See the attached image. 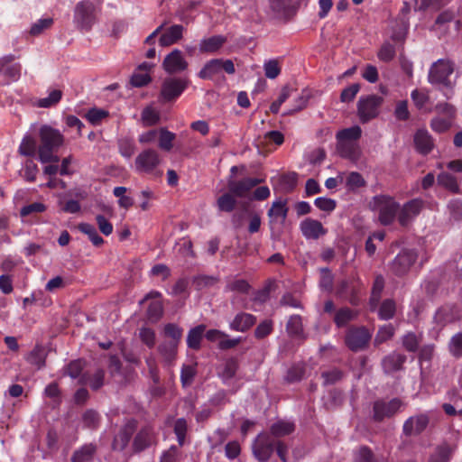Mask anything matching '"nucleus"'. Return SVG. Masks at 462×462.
Here are the masks:
<instances>
[{"label": "nucleus", "instance_id": "1", "mask_svg": "<svg viewBox=\"0 0 462 462\" xmlns=\"http://www.w3.org/2000/svg\"><path fill=\"white\" fill-rule=\"evenodd\" d=\"M39 136L41 142L38 149L39 161L42 163L58 162L60 159L54 152L63 145V134L60 130L43 125L40 127Z\"/></svg>", "mask_w": 462, "mask_h": 462}, {"label": "nucleus", "instance_id": "2", "mask_svg": "<svg viewBox=\"0 0 462 462\" xmlns=\"http://www.w3.org/2000/svg\"><path fill=\"white\" fill-rule=\"evenodd\" d=\"M102 0H82L74 10V23L81 30H90L97 21V7Z\"/></svg>", "mask_w": 462, "mask_h": 462}, {"label": "nucleus", "instance_id": "3", "mask_svg": "<svg viewBox=\"0 0 462 462\" xmlns=\"http://www.w3.org/2000/svg\"><path fill=\"white\" fill-rule=\"evenodd\" d=\"M162 158L159 152L152 148L144 149L137 154L134 168L137 173L161 176L162 171L159 170Z\"/></svg>", "mask_w": 462, "mask_h": 462}, {"label": "nucleus", "instance_id": "4", "mask_svg": "<svg viewBox=\"0 0 462 462\" xmlns=\"http://www.w3.org/2000/svg\"><path fill=\"white\" fill-rule=\"evenodd\" d=\"M454 71V64L449 60L439 59L430 69L428 80L430 84H441L448 87L452 92V83L449 80Z\"/></svg>", "mask_w": 462, "mask_h": 462}, {"label": "nucleus", "instance_id": "5", "mask_svg": "<svg viewBox=\"0 0 462 462\" xmlns=\"http://www.w3.org/2000/svg\"><path fill=\"white\" fill-rule=\"evenodd\" d=\"M372 208L378 212L380 222L386 226L393 223L399 209V205L391 197L377 196L374 198Z\"/></svg>", "mask_w": 462, "mask_h": 462}, {"label": "nucleus", "instance_id": "6", "mask_svg": "<svg viewBox=\"0 0 462 462\" xmlns=\"http://www.w3.org/2000/svg\"><path fill=\"white\" fill-rule=\"evenodd\" d=\"M383 98L377 95L361 97L357 103V113L362 123H366L376 117Z\"/></svg>", "mask_w": 462, "mask_h": 462}, {"label": "nucleus", "instance_id": "7", "mask_svg": "<svg viewBox=\"0 0 462 462\" xmlns=\"http://www.w3.org/2000/svg\"><path fill=\"white\" fill-rule=\"evenodd\" d=\"M224 70L227 74L236 72L234 62L231 60L213 59L208 61L199 72V77L203 79H212Z\"/></svg>", "mask_w": 462, "mask_h": 462}, {"label": "nucleus", "instance_id": "8", "mask_svg": "<svg viewBox=\"0 0 462 462\" xmlns=\"http://www.w3.org/2000/svg\"><path fill=\"white\" fill-rule=\"evenodd\" d=\"M15 60L16 57L13 54L0 57V76L7 85L18 81L21 77L22 65Z\"/></svg>", "mask_w": 462, "mask_h": 462}, {"label": "nucleus", "instance_id": "9", "mask_svg": "<svg viewBox=\"0 0 462 462\" xmlns=\"http://www.w3.org/2000/svg\"><path fill=\"white\" fill-rule=\"evenodd\" d=\"M274 445L271 436L266 433L259 434L252 446L253 454L258 461L265 462L273 454Z\"/></svg>", "mask_w": 462, "mask_h": 462}, {"label": "nucleus", "instance_id": "10", "mask_svg": "<svg viewBox=\"0 0 462 462\" xmlns=\"http://www.w3.org/2000/svg\"><path fill=\"white\" fill-rule=\"evenodd\" d=\"M371 334L365 328H351L346 336V344L352 351H361L366 347Z\"/></svg>", "mask_w": 462, "mask_h": 462}, {"label": "nucleus", "instance_id": "11", "mask_svg": "<svg viewBox=\"0 0 462 462\" xmlns=\"http://www.w3.org/2000/svg\"><path fill=\"white\" fill-rule=\"evenodd\" d=\"M423 208V201L419 199H414L403 206L398 211V221L402 226L410 224L421 211Z\"/></svg>", "mask_w": 462, "mask_h": 462}, {"label": "nucleus", "instance_id": "12", "mask_svg": "<svg viewBox=\"0 0 462 462\" xmlns=\"http://www.w3.org/2000/svg\"><path fill=\"white\" fill-rule=\"evenodd\" d=\"M187 67L188 62L179 49H174L171 52L166 55L162 62V68L170 74L183 71Z\"/></svg>", "mask_w": 462, "mask_h": 462}, {"label": "nucleus", "instance_id": "13", "mask_svg": "<svg viewBox=\"0 0 462 462\" xmlns=\"http://www.w3.org/2000/svg\"><path fill=\"white\" fill-rule=\"evenodd\" d=\"M401 404L398 399H393L390 402H375L374 404V419L380 421L392 417L400 410Z\"/></svg>", "mask_w": 462, "mask_h": 462}, {"label": "nucleus", "instance_id": "14", "mask_svg": "<svg viewBox=\"0 0 462 462\" xmlns=\"http://www.w3.org/2000/svg\"><path fill=\"white\" fill-rule=\"evenodd\" d=\"M417 259V254L413 251H402L400 253L392 263V269L397 275L406 273Z\"/></svg>", "mask_w": 462, "mask_h": 462}, {"label": "nucleus", "instance_id": "15", "mask_svg": "<svg viewBox=\"0 0 462 462\" xmlns=\"http://www.w3.org/2000/svg\"><path fill=\"white\" fill-rule=\"evenodd\" d=\"M429 421L427 414L411 416L404 422L403 432L407 436L419 435L428 427Z\"/></svg>", "mask_w": 462, "mask_h": 462}, {"label": "nucleus", "instance_id": "16", "mask_svg": "<svg viewBox=\"0 0 462 462\" xmlns=\"http://www.w3.org/2000/svg\"><path fill=\"white\" fill-rule=\"evenodd\" d=\"M161 32L159 43L162 47H168L177 43L182 38L184 27L180 24H173Z\"/></svg>", "mask_w": 462, "mask_h": 462}, {"label": "nucleus", "instance_id": "17", "mask_svg": "<svg viewBox=\"0 0 462 462\" xmlns=\"http://www.w3.org/2000/svg\"><path fill=\"white\" fill-rule=\"evenodd\" d=\"M186 88V83L178 79H166L162 87V96L166 100L173 99L179 97Z\"/></svg>", "mask_w": 462, "mask_h": 462}, {"label": "nucleus", "instance_id": "18", "mask_svg": "<svg viewBox=\"0 0 462 462\" xmlns=\"http://www.w3.org/2000/svg\"><path fill=\"white\" fill-rule=\"evenodd\" d=\"M300 230L307 239H318L327 233L319 221L311 218H307L300 223Z\"/></svg>", "mask_w": 462, "mask_h": 462}, {"label": "nucleus", "instance_id": "19", "mask_svg": "<svg viewBox=\"0 0 462 462\" xmlns=\"http://www.w3.org/2000/svg\"><path fill=\"white\" fill-rule=\"evenodd\" d=\"M261 180L256 178H247L240 181L230 180L228 182L229 190L236 197H245L247 193L255 187Z\"/></svg>", "mask_w": 462, "mask_h": 462}, {"label": "nucleus", "instance_id": "20", "mask_svg": "<svg viewBox=\"0 0 462 462\" xmlns=\"http://www.w3.org/2000/svg\"><path fill=\"white\" fill-rule=\"evenodd\" d=\"M416 148L421 153H428L433 147V141L426 129H419L414 135Z\"/></svg>", "mask_w": 462, "mask_h": 462}, {"label": "nucleus", "instance_id": "21", "mask_svg": "<svg viewBox=\"0 0 462 462\" xmlns=\"http://www.w3.org/2000/svg\"><path fill=\"white\" fill-rule=\"evenodd\" d=\"M134 425L127 424L122 428L115 437L112 447L115 450L122 451L128 445L131 436L134 432Z\"/></svg>", "mask_w": 462, "mask_h": 462}, {"label": "nucleus", "instance_id": "22", "mask_svg": "<svg viewBox=\"0 0 462 462\" xmlns=\"http://www.w3.org/2000/svg\"><path fill=\"white\" fill-rule=\"evenodd\" d=\"M154 440V435L151 429L145 428L141 430L134 440V448L135 451L140 452L150 445L152 444Z\"/></svg>", "mask_w": 462, "mask_h": 462}, {"label": "nucleus", "instance_id": "23", "mask_svg": "<svg viewBox=\"0 0 462 462\" xmlns=\"http://www.w3.org/2000/svg\"><path fill=\"white\" fill-rule=\"evenodd\" d=\"M337 149L339 154L352 162H356L361 156V150L357 143H337Z\"/></svg>", "mask_w": 462, "mask_h": 462}, {"label": "nucleus", "instance_id": "24", "mask_svg": "<svg viewBox=\"0 0 462 462\" xmlns=\"http://www.w3.org/2000/svg\"><path fill=\"white\" fill-rule=\"evenodd\" d=\"M161 297V293L159 291H151L149 292L143 300H147L149 299H154L152 302L149 305L148 308V316L151 319L158 320L163 311L162 303L160 300H158Z\"/></svg>", "mask_w": 462, "mask_h": 462}, {"label": "nucleus", "instance_id": "25", "mask_svg": "<svg viewBox=\"0 0 462 462\" xmlns=\"http://www.w3.org/2000/svg\"><path fill=\"white\" fill-rule=\"evenodd\" d=\"M254 322L255 319L253 315L248 313H239L230 323V328L235 331L245 332L250 328Z\"/></svg>", "mask_w": 462, "mask_h": 462}, {"label": "nucleus", "instance_id": "26", "mask_svg": "<svg viewBox=\"0 0 462 462\" xmlns=\"http://www.w3.org/2000/svg\"><path fill=\"white\" fill-rule=\"evenodd\" d=\"M406 357L399 353H393L383 360V368L385 373H393L402 368Z\"/></svg>", "mask_w": 462, "mask_h": 462}, {"label": "nucleus", "instance_id": "27", "mask_svg": "<svg viewBox=\"0 0 462 462\" xmlns=\"http://www.w3.org/2000/svg\"><path fill=\"white\" fill-rule=\"evenodd\" d=\"M288 208H286V201L278 199L273 201L271 208L268 211L270 221H281L283 222L287 217Z\"/></svg>", "mask_w": 462, "mask_h": 462}, {"label": "nucleus", "instance_id": "28", "mask_svg": "<svg viewBox=\"0 0 462 462\" xmlns=\"http://www.w3.org/2000/svg\"><path fill=\"white\" fill-rule=\"evenodd\" d=\"M361 134L362 130L358 125L343 129L337 134V143H356Z\"/></svg>", "mask_w": 462, "mask_h": 462}, {"label": "nucleus", "instance_id": "29", "mask_svg": "<svg viewBox=\"0 0 462 462\" xmlns=\"http://www.w3.org/2000/svg\"><path fill=\"white\" fill-rule=\"evenodd\" d=\"M225 41V38L220 35L203 39L199 42V51L201 52H215L224 44Z\"/></svg>", "mask_w": 462, "mask_h": 462}, {"label": "nucleus", "instance_id": "30", "mask_svg": "<svg viewBox=\"0 0 462 462\" xmlns=\"http://www.w3.org/2000/svg\"><path fill=\"white\" fill-rule=\"evenodd\" d=\"M205 329V325H199L189 331L187 336V345L189 348L197 350L200 347V342Z\"/></svg>", "mask_w": 462, "mask_h": 462}, {"label": "nucleus", "instance_id": "31", "mask_svg": "<svg viewBox=\"0 0 462 462\" xmlns=\"http://www.w3.org/2000/svg\"><path fill=\"white\" fill-rule=\"evenodd\" d=\"M62 97V92L60 89H51L46 97H42L34 102L37 107L48 108L57 105Z\"/></svg>", "mask_w": 462, "mask_h": 462}, {"label": "nucleus", "instance_id": "32", "mask_svg": "<svg viewBox=\"0 0 462 462\" xmlns=\"http://www.w3.org/2000/svg\"><path fill=\"white\" fill-rule=\"evenodd\" d=\"M79 230L88 236L89 240L95 246H100L104 243V239L98 235L96 227L89 223H80L78 226Z\"/></svg>", "mask_w": 462, "mask_h": 462}, {"label": "nucleus", "instance_id": "33", "mask_svg": "<svg viewBox=\"0 0 462 462\" xmlns=\"http://www.w3.org/2000/svg\"><path fill=\"white\" fill-rule=\"evenodd\" d=\"M454 449V447L447 443L439 446L435 453L430 457V462H448Z\"/></svg>", "mask_w": 462, "mask_h": 462}, {"label": "nucleus", "instance_id": "34", "mask_svg": "<svg viewBox=\"0 0 462 462\" xmlns=\"http://www.w3.org/2000/svg\"><path fill=\"white\" fill-rule=\"evenodd\" d=\"M96 451V447L92 444L84 445L76 450L72 456V462H89Z\"/></svg>", "mask_w": 462, "mask_h": 462}, {"label": "nucleus", "instance_id": "35", "mask_svg": "<svg viewBox=\"0 0 462 462\" xmlns=\"http://www.w3.org/2000/svg\"><path fill=\"white\" fill-rule=\"evenodd\" d=\"M141 120L143 126H152L159 122L160 114L154 107L149 106L143 110Z\"/></svg>", "mask_w": 462, "mask_h": 462}, {"label": "nucleus", "instance_id": "36", "mask_svg": "<svg viewBox=\"0 0 462 462\" xmlns=\"http://www.w3.org/2000/svg\"><path fill=\"white\" fill-rule=\"evenodd\" d=\"M294 430V424L287 420H279L271 427L272 433L276 437L291 434Z\"/></svg>", "mask_w": 462, "mask_h": 462}, {"label": "nucleus", "instance_id": "37", "mask_svg": "<svg viewBox=\"0 0 462 462\" xmlns=\"http://www.w3.org/2000/svg\"><path fill=\"white\" fill-rule=\"evenodd\" d=\"M437 180L440 186H443L454 193L458 192L459 186L457 184V179L453 175L448 172H442L438 176Z\"/></svg>", "mask_w": 462, "mask_h": 462}, {"label": "nucleus", "instance_id": "38", "mask_svg": "<svg viewBox=\"0 0 462 462\" xmlns=\"http://www.w3.org/2000/svg\"><path fill=\"white\" fill-rule=\"evenodd\" d=\"M36 151V142L31 134H25L20 143L19 152L24 156H32Z\"/></svg>", "mask_w": 462, "mask_h": 462}, {"label": "nucleus", "instance_id": "39", "mask_svg": "<svg viewBox=\"0 0 462 462\" xmlns=\"http://www.w3.org/2000/svg\"><path fill=\"white\" fill-rule=\"evenodd\" d=\"M159 147L164 151H171L173 146L175 134L168 131L165 128H161L159 131Z\"/></svg>", "mask_w": 462, "mask_h": 462}, {"label": "nucleus", "instance_id": "40", "mask_svg": "<svg viewBox=\"0 0 462 462\" xmlns=\"http://www.w3.org/2000/svg\"><path fill=\"white\" fill-rule=\"evenodd\" d=\"M109 113L107 110L98 107L89 109L86 114V118L93 125H99L104 119L108 117Z\"/></svg>", "mask_w": 462, "mask_h": 462}, {"label": "nucleus", "instance_id": "41", "mask_svg": "<svg viewBox=\"0 0 462 462\" xmlns=\"http://www.w3.org/2000/svg\"><path fill=\"white\" fill-rule=\"evenodd\" d=\"M263 70L266 78L274 79L281 73V65L277 60H269L263 63Z\"/></svg>", "mask_w": 462, "mask_h": 462}, {"label": "nucleus", "instance_id": "42", "mask_svg": "<svg viewBox=\"0 0 462 462\" xmlns=\"http://www.w3.org/2000/svg\"><path fill=\"white\" fill-rule=\"evenodd\" d=\"M396 310L395 302L392 300H385L380 309H379V317L381 319H390L394 316Z\"/></svg>", "mask_w": 462, "mask_h": 462}, {"label": "nucleus", "instance_id": "43", "mask_svg": "<svg viewBox=\"0 0 462 462\" xmlns=\"http://www.w3.org/2000/svg\"><path fill=\"white\" fill-rule=\"evenodd\" d=\"M53 23V19L47 17L36 21L30 29V34L33 36L40 35L43 31L49 29Z\"/></svg>", "mask_w": 462, "mask_h": 462}, {"label": "nucleus", "instance_id": "44", "mask_svg": "<svg viewBox=\"0 0 462 462\" xmlns=\"http://www.w3.org/2000/svg\"><path fill=\"white\" fill-rule=\"evenodd\" d=\"M197 374L195 365H185L182 366L180 372V381L183 386H189L193 383L194 377Z\"/></svg>", "mask_w": 462, "mask_h": 462}, {"label": "nucleus", "instance_id": "45", "mask_svg": "<svg viewBox=\"0 0 462 462\" xmlns=\"http://www.w3.org/2000/svg\"><path fill=\"white\" fill-rule=\"evenodd\" d=\"M453 118L450 117H439L433 118L430 122V126L433 131L438 133H443L449 129L452 125Z\"/></svg>", "mask_w": 462, "mask_h": 462}, {"label": "nucleus", "instance_id": "46", "mask_svg": "<svg viewBox=\"0 0 462 462\" xmlns=\"http://www.w3.org/2000/svg\"><path fill=\"white\" fill-rule=\"evenodd\" d=\"M395 47L394 45L385 42L382 45L378 51L377 57L383 62H389L395 57Z\"/></svg>", "mask_w": 462, "mask_h": 462}, {"label": "nucleus", "instance_id": "47", "mask_svg": "<svg viewBox=\"0 0 462 462\" xmlns=\"http://www.w3.org/2000/svg\"><path fill=\"white\" fill-rule=\"evenodd\" d=\"M414 105L421 109L429 102V92L425 89H414L411 94Z\"/></svg>", "mask_w": 462, "mask_h": 462}, {"label": "nucleus", "instance_id": "48", "mask_svg": "<svg viewBox=\"0 0 462 462\" xmlns=\"http://www.w3.org/2000/svg\"><path fill=\"white\" fill-rule=\"evenodd\" d=\"M310 99L309 92L306 90H303L299 97L295 99V104L292 108L289 109L287 112H285V115H292L296 112H299L305 108L308 105Z\"/></svg>", "mask_w": 462, "mask_h": 462}, {"label": "nucleus", "instance_id": "49", "mask_svg": "<svg viewBox=\"0 0 462 462\" xmlns=\"http://www.w3.org/2000/svg\"><path fill=\"white\" fill-rule=\"evenodd\" d=\"M356 314L347 308L339 310L335 316V322L338 327L346 326L355 318Z\"/></svg>", "mask_w": 462, "mask_h": 462}, {"label": "nucleus", "instance_id": "50", "mask_svg": "<svg viewBox=\"0 0 462 462\" xmlns=\"http://www.w3.org/2000/svg\"><path fill=\"white\" fill-rule=\"evenodd\" d=\"M217 203L219 210L230 212L236 206V199L231 194L226 193L218 198Z\"/></svg>", "mask_w": 462, "mask_h": 462}, {"label": "nucleus", "instance_id": "51", "mask_svg": "<svg viewBox=\"0 0 462 462\" xmlns=\"http://www.w3.org/2000/svg\"><path fill=\"white\" fill-rule=\"evenodd\" d=\"M238 369V363L235 359H229L226 362L224 368L221 372V377L224 381L232 379Z\"/></svg>", "mask_w": 462, "mask_h": 462}, {"label": "nucleus", "instance_id": "52", "mask_svg": "<svg viewBox=\"0 0 462 462\" xmlns=\"http://www.w3.org/2000/svg\"><path fill=\"white\" fill-rule=\"evenodd\" d=\"M420 339L414 333H407L402 337V345L407 351L415 352L418 349Z\"/></svg>", "mask_w": 462, "mask_h": 462}, {"label": "nucleus", "instance_id": "53", "mask_svg": "<svg viewBox=\"0 0 462 462\" xmlns=\"http://www.w3.org/2000/svg\"><path fill=\"white\" fill-rule=\"evenodd\" d=\"M226 290L239 293H246L249 290V284L245 280L234 279L226 284Z\"/></svg>", "mask_w": 462, "mask_h": 462}, {"label": "nucleus", "instance_id": "54", "mask_svg": "<svg viewBox=\"0 0 462 462\" xmlns=\"http://www.w3.org/2000/svg\"><path fill=\"white\" fill-rule=\"evenodd\" d=\"M118 147L120 154L126 159H130L135 151L134 143L129 139L120 140Z\"/></svg>", "mask_w": 462, "mask_h": 462}, {"label": "nucleus", "instance_id": "55", "mask_svg": "<svg viewBox=\"0 0 462 462\" xmlns=\"http://www.w3.org/2000/svg\"><path fill=\"white\" fill-rule=\"evenodd\" d=\"M355 462H375L372 450L366 447H361L355 452Z\"/></svg>", "mask_w": 462, "mask_h": 462}, {"label": "nucleus", "instance_id": "56", "mask_svg": "<svg viewBox=\"0 0 462 462\" xmlns=\"http://www.w3.org/2000/svg\"><path fill=\"white\" fill-rule=\"evenodd\" d=\"M287 330L291 335H300L302 333L301 318L298 315L291 316L287 323Z\"/></svg>", "mask_w": 462, "mask_h": 462}, {"label": "nucleus", "instance_id": "57", "mask_svg": "<svg viewBox=\"0 0 462 462\" xmlns=\"http://www.w3.org/2000/svg\"><path fill=\"white\" fill-rule=\"evenodd\" d=\"M394 334V328L391 324L383 326L374 338L376 344H382L390 339Z\"/></svg>", "mask_w": 462, "mask_h": 462}, {"label": "nucleus", "instance_id": "58", "mask_svg": "<svg viewBox=\"0 0 462 462\" xmlns=\"http://www.w3.org/2000/svg\"><path fill=\"white\" fill-rule=\"evenodd\" d=\"M164 332L167 337L172 339L171 343H176L177 345L182 337V329L175 324H167L164 327Z\"/></svg>", "mask_w": 462, "mask_h": 462}, {"label": "nucleus", "instance_id": "59", "mask_svg": "<svg viewBox=\"0 0 462 462\" xmlns=\"http://www.w3.org/2000/svg\"><path fill=\"white\" fill-rule=\"evenodd\" d=\"M174 432L177 436V440L179 444L182 446L187 432V421L184 419L180 418L175 421Z\"/></svg>", "mask_w": 462, "mask_h": 462}, {"label": "nucleus", "instance_id": "60", "mask_svg": "<svg viewBox=\"0 0 462 462\" xmlns=\"http://www.w3.org/2000/svg\"><path fill=\"white\" fill-rule=\"evenodd\" d=\"M449 351L457 357L462 356V332H459L452 337L449 342Z\"/></svg>", "mask_w": 462, "mask_h": 462}, {"label": "nucleus", "instance_id": "61", "mask_svg": "<svg viewBox=\"0 0 462 462\" xmlns=\"http://www.w3.org/2000/svg\"><path fill=\"white\" fill-rule=\"evenodd\" d=\"M177 346L176 343H169L159 346V352L162 355L166 362L170 363L173 360L176 355Z\"/></svg>", "mask_w": 462, "mask_h": 462}, {"label": "nucleus", "instance_id": "62", "mask_svg": "<svg viewBox=\"0 0 462 462\" xmlns=\"http://www.w3.org/2000/svg\"><path fill=\"white\" fill-rule=\"evenodd\" d=\"M151 81V77L147 72L135 70L131 78V83L134 87H143Z\"/></svg>", "mask_w": 462, "mask_h": 462}, {"label": "nucleus", "instance_id": "63", "mask_svg": "<svg viewBox=\"0 0 462 462\" xmlns=\"http://www.w3.org/2000/svg\"><path fill=\"white\" fill-rule=\"evenodd\" d=\"M96 222L100 232L106 236H108L113 233V225L103 215H97Z\"/></svg>", "mask_w": 462, "mask_h": 462}, {"label": "nucleus", "instance_id": "64", "mask_svg": "<svg viewBox=\"0 0 462 462\" xmlns=\"http://www.w3.org/2000/svg\"><path fill=\"white\" fill-rule=\"evenodd\" d=\"M359 90H360L359 84H357V83L352 84L351 86L343 89V91L341 92V95H340V100L342 102L352 101L356 97V96L359 92Z\"/></svg>", "mask_w": 462, "mask_h": 462}]
</instances>
